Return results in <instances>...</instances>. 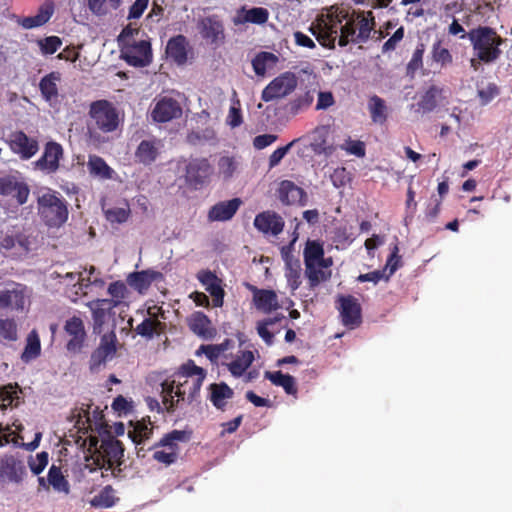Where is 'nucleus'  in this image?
I'll use <instances>...</instances> for the list:
<instances>
[{"instance_id": "52", "label": "nucleus", "mask_w": 512, "mask_h": 512, "mask_svg": "<svg viewBox=\"0 0 512 512\" xmlns=\"http://www.w3.org/2000/svg\"><path fill=\"white\" fill-rule=\"evenodd\" d=\"M319 267L318 263H305V274L311 288H315L329 277Z\"/></svg>"}, {"instance_id": "13", "label": "nucleus", "mask_w": 512, "mask_h": 512, "mask_svg": "<svg viewBox=\"0 0 512 512\" xmlns=\"http://www.w3.org/2000/svg\"><path fill=\"white\" fill-rule=\"evenodd\" d=\"M297 87V77L292 72H285L274 78L262 91L261 99L270 102L284 98Z\"/></svg>"}, {"instance_id": "15", "label": "nucleus", "mask_w": 512, "mask_h": 512, "mask_svg": "<svg viewBox=\"0 0 512 512\" xmlns=\"http://www.w3.org/2000/svg\"><path fill=\"white\" fill-rule=\"evenodd\" d=\"M30 188L28 184L15 175H5L0 177V195L8 197L16 202L17 205H24L29 197Z\"/></svg>"}, {"instance_id": "39", "label": "nucleus", "mask_w": 512, "mask_h": 512, "mask_svg": "<svg viewBox=\"0 0 512 512\" xmlns=\"http://www.w3.org/2000/svg\"><path fill=\"white\" fill-rule=\"evenodd\" d=\"M153 434V426L148 418L137 421L133 428L128 431V435L131 440L138 446L143 444L146 440H149Z\"/></svg>"}, {"instance_id": "59", "label": "nucleus", "mask_w": 512, "mask_h": 512, "mask_svg": "<svg viewBox=\"0 0 512 512\" xmlns=\"http://www.w3.org/2000/svg\"><path fill=\"white\" fill-rule=\"evenodd\" d=\"M339 148L357 157H364L366 153L364 143L351 138H348L344 144L339 145Z\"/></svg>"}, {"instance_id": "17", "label": "nucleus", "mask_w": 512, "mask_h": 512, "mask_svg": "<svg viewBox=\"0 0 512 512\" xmlns=\"http://www.w3.org/2000/svg\"><path fill=\"white\" fill-rule=\"evenodd\" d=\"M64 331L69 337L66 343L67 351L72 354L80 353L87 338L83 320L77 316L69 318L65 322Z\"/></svg>"}, {"instance_id": "42", "label": "nucleus", "mask_w": 512, "mask_h": 512, "mask_svg": "<svg viewBox=\"0 0 512 512\" xmlns=\"http://www.w3.org/2000/svg\"><path fill=\"white\" fill-rule=\"evenodd\" d=\"M368 110L372 122L382 125L387 121V106L381 97L371 96L368 101Z\"/></svg>"}, {"instance_id": "25", "label": "nucleus", "mask_w": 512, "mask_h": 512, "mask_svg": "<svg viewBox=\"0 0 512 512\" xmlns=\"http://www.w3.org/2000/svg\"><path fill=\"white\" fill-rule=\"evenodd\" d=\"M186 389H181L178 379H166L161 383L162 403L167 412H173L180 402H185Z\"/></svg>"}, {"instance_id": "33", "label": "nucleus", "mask_w": 512, "mask_h": 512, "mask_svg": "<svg viewBox=\"0 0 512 512\" xmlns=\"http://www.w3.org/2000/svg\"><path fill=\"white\" fill-rule=\"evenodd\" d=\"M61 80L59 72L53 71L45 75L39 83V89L43 99L50 104L57 102L59 91L58 82Z\"/></svg>"}, {"instance_id": "4", "label": "nucleus", "mask_w": 512, "mask_h": 512, "mask_svg": "<svg viewBox=\"0 0 512 512\" xmlns=\"http://www.w3.org/2000/svg\"><path fill=\"white\" fill-rule=\"evenodd\" d=\"M38 214L49 227H61L68 220L66 200L56 191L48 189L37 199Z\"/></svg>"}, {"instance_id": "55", "label": "nucleus", "mask_w": 512, "mask_h": 512, "mask_svg": "<svg viewBox=\"0 0 512 512\" xmlns=\"http://www.w3.org/2000/svg\"><path fill=\"white\" fill-rule=\"evenodd\" d=\"M37 44L43 55H51L61 47L62 40L58 36H48L38 40Z\"/></svg>"}, {"instance_id": "26", "label": "nucleus", "mask_w": 512, "mask_h": 512, "mask_svg": "<svg viewBox=\"0 0 512 512\" xmlns=\"http://www.w3.org/2000/svg\"><path fill=\"white\" fill-rule=\"evenodd\" d=\"M189 329L198 337L208 340L216 335V329L212 326L209 317L201 312L195 311L187 318Z\"/></svg>"}, {"instance_id": "41", "label": "nucleus", "mask_w": 512, "mask_h": 512, "mask_svg": "<svg viewBox=\"0 0 512 512\" xmlns=\"http://www.w3.org/2000/svg\"><path fill=\"white\" fill-rule=\"evenodd\" d=\"M164 328L165 324L154 316L145 318L134 330L138 335L152 339L155 334L159 335L162 333Z\"/></svg>"}, {"instance_id": "37", "label": "nucleus", "mask_w": 512, "mask_h": 512, "mask_svg": "<svg viewBox=\"0 0 512 512\" xmlns=\"http://www.w3.org/2000/svg\"><path fill=\"white\" fill-rule=\"evenodd\" d=\"M264 377L271 381L275 386L282 387L289 395L297 394L295 378L289 374H283L281 371H266Z\"/></svg>"}, {"instance_id": "40", "label": "nucleus", "mask_w": 512, "mask_h": 512, "mask_svg": "<svg viewBox=\"0 0 512 512\" xmlns=\"http://www.w3.org/2000/svg\"><path fill=\"white\" fill-rule=\"evenodd\" d=\"M108 294L110 299H99L103 305H112L118 307L127 298L129 291L126 284L122 281H114L108 286Z\"/></svg>"}, {"instance_id": "45", "label": "nucleus", "mask_w": 512, "mask_h": 512, "mask_svg": "<svg viewBox=\"0 0 512 512\" xmlns=\"http://www.w3.org/2000/svg\"><path fill=\"white\" fill-rule=\"evenodd\" d=\"M278 62V57L271 52H259L252 60V67L258 76H264L268 68H272Z\"/></svg>"}, {"instance_id": "36", "label": "nucleus", "mask_w": 512, "mask_h": 512, "mask_svg": "<svg viewBox=\"0 0 512 512\" xmlns=\"http://www.w3.org/2000/svg\"><path fill=\"white\" fill-rule=\"evenodd\" d=\"M329 135V128L326 126H320L315 128L313 131V139L311 147L315 153L321 154H332L336 148L328 144L327 138Z\"/></svg>"}, {"instance_id": "63", "label": "nucleus", "mask_w": 512, "mask_h": 512, "mask_svg": "<svg viewBox=\"0 0 512 512\" xmlns=\"http://www.w3.org/2000/svg\"><path fill=\"white\" fill-rule=\"evenodd\" d=\"M220 174L225 178H230L236 170V162L233 157L223 156L218 161Z\"/></svg>"}, {"instance_id": "18", "label": "nucleus", "mask_w": 512, "mask_h": 512, "mask_svg": "<svg viewBox=\"0 0 512 512\" xmlns=\"http://www.w3.org/2000/svg\"><path fill=\"white\" fill-rule=\"evenodd\" d=\"M64 150L60 143L48 141L41 157L35 161V168L48 174L55 173L60 167V160L63 158Z\"/></svg>"}, {"instance_id": "5", "label": "nucleus", "mask_w": 512, "mask_h": 512, "mask_svg": "<svg viewBox=\"0 0 512 512\" xmlns=\"http://www.w3.org/2000/svg\"><path fill=\"white\" fill-rule=\"evenodd\" d=\"M207 371L195 364L193 360L183 363L175 377L181 389H186L185 401L192 404L200 396V390L206 378Z\"/></svg>"}, {"instance_id": "46", "label": "nucleus", "mask_w": 512, "mask_h": 512, "mask_svg": "<svg viewBox=\"0 0 512 512\" xmlns=\"http://www.w3.org/2000/svg\"><path fill=\"white\" fill-rule=\"evenodd\" d=\"M87 167L89 173L95 177H99L101 179H110L112 177L113 170L100 156L90 155L87 162Z\"/></svg>"}, {"instance_id": "10", "label": "nucleus", "mask_w": 512, "mask_h": 512, "mask_svg": "<svg viewBox=\"0 0 512 512\" xmlns=\"http://www.w3.org/2000/svg\"><path fill=\"white\" fill-rule=\"evenodd\" d=\"M197 30L201 38L213 48H218L225 41V28L218 15L202 17L197 21Z\"/></svg>"}, {"instance_id": "27", "label": "nucleus", "mask_w": 512, "mask_h": 512, "mask_svg": "<svg viewBox=\"0 0 512 512\" xmlns=\"http://www.w3.org/2000/svg\"><path fill=\"white\" fill-rule=\"evenodd\" d=\"M189 42L187 38L182 35L171 37L166 45V55L169 59L173 60L177 65L182 66L188 60Z\"/></svg>"}, {"instance_id": "32", "label": "nucleus", "mask_w": 512, "mask_h": 512, "mask_svg": "<svg viewBox=\"0 0 512 512\" xmlns=\"http://www.w3.org/2000/svg\"><path fill=\"white\" fill-rule=\"evenodd\" d=\"M161 277V273L154 270L132 272L127 276V283L139 293L146 292L151 284Z\"/></svg>"}, {"instance_id": "54", "label": "nucleus", "mask_w": 512, "mask_h": 512, "mask_svg": "<svg viewBox=\"0 0 512 512\" xmlns=\"http://www.w3.org/2000/svg\"><path fill=\"white\" fill-rule=\"evenodd\" d=\"M111 486H106L98 495H96L91 504L94 507L110 508L115 505V498L112 494Z\"/></svg>"}, {"instance_id": "20", "label": "nucleus", "mask_w": 512, "mask_h": 512, "mask_svg": "<svg viewBox=\"0 0 512 512\" xmlns=\"http://www.w3.org/2000/svg\"><path fill=\"white\" fill-rule=\"evenodd\" d=\"M338 302L343 325L350 329L358 327L362 322L361 306L358 300L354 296L347 295L340 296Z\"/></svg>"}, {"instance_id": "49", "label": "nucleus", "mask_w": 512, "mask_h": 512, "mask_svg": "<svg viewBox=\"0 0 512 512\" xmlns=\"http://www.w3.org/2000/svg\"><path fill=\"white\" fill-rule=\"evenodd\" d=\"M442 92V89L432 85L430 86L426 92L422 95L420 101L418 102L419 108L424 112L428 113L433 111L437 106V97Z\"/></svg>"}, {"instance_id": "1", "label": "nucleus", "mask_w": 512, "mask_h": 512, "mask_svg": "<svg viewBox=\"0 0 512 512\" xmlns=\"http://www.w3.org/2000/svg\"><path fill=\"white\" fill-rule=\"evenodd\" d=\"M460 38L469 39L474 55L485 64L496 62L502 54L500 46L504 43V39L492 27L478 26L467 34H462Z\"/></svg>"}, {"instance_id": "30", "label": "nucleus", "mask_w": 512, "mask_h": 512, "mask_svg": "<svg viewBox=\"0 0 512 512\" xmlns=\"http://www.w3.org/2000/svg\"><path fill=\"white\" fill-rule=\"evenodd\" d=\"M87 306L92 312L93 332L95 334H101L104 330V325L114 314L113 308L115 307L108 304L103 305L99 302V299L88 302Z\"/></svg>"}, {"instance_id": "21", "label": "nucleus", "mask_w": 512, "mask_h": 512, "mask_svg": "<svg viewBox=\"0 0 512 512\" xmlns=\"http://www.w3.org/2000/svg\"><path fill=\"white\" fill-rule=\"evenodd\" d=\"M182 115L180 103L171 97H162L159 99L152 112V119L159 123L169 122Z\"/></svg>"}, {"instance_id": "47", "label": "nucleus", "mask_w": 512, "mask_h": 512, "mask_svg": "<svg viewBox=\"0 0 512 512\" xmlns=\"http://www.w3.org/2000/svg\"><path fill=\"white\" fill-rule=\"evenodd\" d=\"M40 352L41 344L38 333L35 330H32L27 336V343L22 353L21 359L24 362H28L38 357Z\"/></svg>"}, {"instance_id": "57", "label": "nucleus", "mask_w": 512, "mask_h": 512, "mask_svg": "<svg viewBox=\"0 0 512 512\" xmlns=\"http://www.w3.org/2000/svg\"><path fill=\"white\" fill-rule=\"evenodd\" d=\"M0 336L8 341L17 339V325L13 319L0 320Z\"/></svg>"}, {"instance_id": "19", "label": "nucleus", "mask_w": 512, "mask_h": 512, "mask_svg": "<svg viewBox=\"0 0 512 512\" xmlns=\"http://www.w3.org/2000/svg\"><path fill=\"white\" fill-rule=\"evenodd\" d=\"M253 224L259 232L271 236L281 234L285 226L282 216L272 210H266L257 214Z\"/></svg>"}, {"instance_id": "24", "label": "nucleus", "mask_w": 512, "mask_h": 512, "mask_svg": "<svg viewBox=\"0 0 512 512\" xmlns=\"http://www.w3.org/2000/svg\"><path fill=\"white\" fill-rule=\"evenodd\" d=\"M27 475L24 462L14 456H6L0 463V478L20 484Z\"/></svg>"}, {"instance_id": "43", "label": "nucleus", "mask_w": 512, "mask_h": 512, "mask_svg": "<svg viewBox=\"0 0 512 512\" xmlns=\"http://www.w3.org/2000/svg\"><path fill=\"white\" fill-rule=\"evenodd\" d=\"M254 361V354L250 350L240 351V354L228 364L230 373L240 377L251 366Z\"/></svg>"}, {"instance_id": "23", "label": "nucleus", "mask_w": 512, "mask_h": 512, "mask_svg": "<svg viewBox=\"0 0 512 512\" xmlns=\"http://www.w3.org/2000/svg\"><path fill=\"white\" fill-rule=\"evenodd\" d=\"M247 287L253 294V303L257 310L269 314L280 309L281 305L274 290L259 289L251 284H248Z\"/></svg>"}, {"instance_id": "48", "label": "nucleus", "mask_w": 512, "mask_h": 512, "mask_svg": "<svg viewBox=\"0 0 512 512\" xmlns=\"http://www.w3.org/2000/svg\"><path fill=\"white\" fill-rule=\"evenodd\" d=\"M304 263H319L323 260L324 248L323 244L317 240H308L304 251Z\"/></svg>"}, {"instance_id": "2", "label": "nucleus", "mask_w": 512, "mask_h": 512, "mask_svg": "<svg viewBox=\"0 0 512 512\" xmlns=\"http://www.w3.org/2000/svg\"><path fill=\"white\" fill-rule=\"evenodd\" d=\"M375 17L372 11L352 10L348 20H345L338 31V45L345 47L349 43H366L375 28Z\"/></svg>"}, {"instance_id": "12", "label": "nucleus", "mask_w": 512, "mask_h": 512, "mask_svg": "<svg viewBox=\"0 0 512 512\" xmlns=\"http://www.w3.org/2000/svg\"><path fill=\"white\" fill-rule=\"evenodd\" d=\"M123 60L133 67H146L152 62V49L149 40L129 42L121 47Z\"/></svg>"}, {"instance_id": "34", "label": "nucleus", "mask_w": 512, "mask_h": 512, "mask_svg": "<svg viewBox=\"0 0 512 512\" xmlns=\"http://www.w3.org/2000/svg\"><path fill=\"white\" fill-rule=\"evenodd\" d=\"M210 392L209 400L215 408L224 411L226 408L227 400L231 399L234 395L233 389L225 382L212 383L209 385Z\"/></svg>"}, {"instance_id": "9", "label": "nucleus", "mask_w": 512, "mask_h": 512, "mask_svg": "<svg viewBox=\"0 0 512 512\" xmlns=\"http://www.w3.org/2000/svg\"><path fill=\"white\" fill-rule=\"evenodd\" d=\"M123 456L124 448L122 443L114 437H109L102 440L99 449H97L94 463L99 469L111 470L115 464L118 466L122 464Z\"/></svg>"}, {"instance_id": "62", "label": "nucleus", "mask_w": 512, "mask_h": 512, "mask_svg": "<svg viewBox=\"0 0 512 512\" xmlns=\"http://www.w3.org/2000/svg\"><path fill=\"white\" fill-rule=\"evenodd\" d=\"M499 95V88L495 83H489L485 88L478 90V96L482 105H487Z\"/></svg>"}, {"instance_id": "38", "label": "nucleus", "mask_w": 512, "mask_h": 512, "mask_svg": "<svg viewBox=\"0 0 512 512\" xmlns=\"http://www.w3.org/2000/svg\"><path fill=\"white\" fill-rule=\"evenodd\" d=\"M158 156V147L155 140H143L135 151V157L138 162L149 165L156 160Z\"/></svg>"}, {"instance_id": "51", "label": "nucleus", "mask_w": 512, "mask_h": 512, "mask_svg": "<svg viewBox=\"0 0 512 512\" xmlns=\"http://www.w3.org/2000/svg\"><path fill=\"white\" fill-rule=\"evenodd\" d=\"M48 483L57 491L68 492L69 484L68 481L62 474L61 468L52 465L48 471L47 476Z\"/></svg>"}, {"instance_id": "58", "label": "nucleus", "mask_w": 512, "mask_h": 512, "mask_svg": "<svg viewBox=\"0 0 512 512\" xmlns=\"http://www.w3.org/2000/svg\"><path fill=\"white\" fill-rule=\"evenodd\" d=\"M49 454L42 451L36 455V458H29L28 465L34 475H39L48 465Z\"/></svg>"}, {"instance_id": "64", "label": "nucleus", "mask_w": 512, "mask_h": 512, "mask_svg": "<svg viewBox=\"0 0 512 512\" xmlns=\"http://www.w3.org/2000/svg\"><path fill=\"white\" fill-rule=\"evenodd\" d=\"M17 392L14 390L12 385L0 387V408L4 409L11 406L15 398H17Z\"/></svg>"}, {"instance_id": "53", "label": "nucleus", "mask_w": 512, "mask_h": 512, "mask_svg": "<svg viewBox=\"0 0 512 512\" xmlns=\"http://www.w3.org/2000/svg\"><path fill=\"white\" fill-rule=\"evenodd\" d=\"M120 0H88V7L95 15H105L110 9L118 8Z\"/></svg>"}, {"instance_id": "35", "label": "nucleus", "mask_w": 512, "mask_h": 512, "mask_svg": "<svg viewBox=\"0 0 512 512\" xmlns=\"http://www.w3.org/2000/svg\"><path fill=\"white\" fill-rule=\"evenodd\" d=\"M269 12L266 8L262 7H253L251 9H245L242 7L238 13L237 17L234 19V23L244 24V23H252L262 25L268 21Z\"/></svg>"}, {"instance_id": "22", "label": "nucleus", "mask_w": 512, "mask_h": 512, "mask_svg": "<svg viewBox=\"0 0 512 512\" xmlns=\"http://www.w3.org/2000/svg\"><path fill=\"white\" fill-rule=\"evenodd\" d=\"M197 279L205 287L212 297L214 307H222L225 291L222 287V280L210 270H201L197 273Z\"/></svg>"}, {"instance_id": "28", "label": "nucleus", "mask_w": 512, "mask_h": 512, "mask_svg": "<svg viewBox=\"0 0 512 512\" xmlns=\"http://www.w3.org/2000/svg\"><path fill=\"white\" fill-rule=\"evenodd\" d=\"M241 204L240 198L218 202L208 211V220L211 222L228 221L236 214Z\"/></svg>"}, {"instance_id": "16", "label": "nucleus", "mask_w": 512, "mask_h": 512, "mask_svg": "<svg viewBox=\"0 0 512 512\" xmlns=\"http://www.w3.org/2000/svg\"><path fill=\"white\" fill-rule=\"evenodd\" d=\"M9 148L22 160H29L39 151L37 138L29 137L24 131L16 130L9 135Z\"/></svg>"}, {"instance_id": "14", "label": "nucleus", "mask_w": 512, "mask_h": 512, "mask_svg": "<svg viewBox=\"0 0 512 512\" xmlns=\"http://www.w3.org/2000/svg\"><path fill=\"white\" fill-rule=\"evenodd\" d=\"M117 352L116 335L111 332L102 336L99 346L91 353L89 370L91 373H98L108 361H111Z\"/></svg>"}, {"instance_id": "3", "label": "nucleus", "mask_w": 512, "mask_h": 512, "mask_svg": "<svg viewBox=\"0 0 512 512\" xmlns=\"http://www.w3.org/2000/svg\"><path fill=\"white\" fill-rule=\"evenodd\" d=\"M88 116L87 128L91 137L113 133L118 129L121 122L119 110L106 99L91 102Z\"/></svg>"}, {"instance_id": "29", "label": "nucleus", "mask_w": 512, "mask_h": 512, "mask_svg": "<svg viewBox=\"0 0 512 512\" xmlns=\"http://www.w3.org/2000/svg\"><path fill=\"white\" fill-rule=\"evenodd\" d=\"M55 5L53 1L44 2L34 16L23 17L18 20V24L24 29H33L45 25L53 16Z\"/></svg>"}, {"instance_id": "60", "label": "nucleus", "mask_w": 512, "mask_h": 512, "mask_svg": "<svg viewBox=\"0 0 512 512\" xmlns=\"http://www.w3.org/2000/svg\"><path fill=\"white\" fill-rule=\"evenodd\" d=\"M106 219L111 223H124L130 216L129 208H111L105 211Z\"/></svg>"}, {"instance_id": "8", "label": "nucleus", "mask_w": 512, "mask_h": 512, "mask_svg": "<svg viewBox=\"0 0 512 512\" xmlns=\"http://www.w3.org/2000/svg\"><path fill=\"white\" fill-rule=\"evenodd\" d=\"M214 172V168L207 158H190L185 166V182L194 189H201L206 185Z\"/></svg>"}, {"instance_id": "11", "label": "nucleus", "mask_w": 512, "mask_h": 512, "mask_svg": "<svg viewBox=\"0 0 512 512\" xmlns=\"http://www.w3.org/2000/svg\"><path fill=\"white\" fill-rule=\"evenodd\" d=\"M28 297V288L26 285L9 281L5 289L0 290V309L22 312Z\"/></svg>"}, {"instance_id": "56", "label": "nucleus", "mask_w": 512, "mask_h": 512, "mask_svg": "<svg viewBox=\"0 0 512 512\" xmlns=\"http://www.w3.org/2000/svg\"><path fill=\"white\" fill-rule=\"evenodd\" d=\"M425 53L424 43H418L416 49L413 52L412 58L407 64V73L414 74L417 70L423 66V55Z\"/></svg>"}, {"instance_id": "50", "label": "nucleus", "mask_w": 512, "mask_h": 512, "mask_svg": "<svg viewBox=\"0 0 512 512\" xmlns=\"http://www.w3.org/2000/svg\"><path fill=\"white\" fill-rule=\"evenodd\" d=\"M284 318V315L279 314L273 318H267L257 323V333L267 345H272L274 341V334L269 331L268 327Z\"/></svg>"}, {"instance_id": "61", "label": "nucleus", "mask_w": 512, "mask_h": 512, "mask_svg": "<svg viewBox=\"0 0 512 512\" xmlns=\"http://www.w3.org/2000/svg\"><path fill=\"white\" fill-rule=\"evenodd\" d=\"M402 265L401 262V256L399 255V247L397 244H395L392 248L391 254L387 259L386 266L383 269L384 272L389 269V274L387 276V279L389 276L393 275L395 271Z\"/></svg>"}, {"instance_id": "6", "label": "nucleus", "mask_w": 512, "mask_h": 512, "mask_svg": "<svg viewBox=\"0 0 512 512\" xmlns=\"http://www.w3.org/2000/svg\"><path fill=\"white\" fill-rule=\"evenodd\" d=\"M187 440L185 431L173 430L165 434L159 441L155 442L148 450H154L153 460L158 463L170 466L179 458V442Z\"/></svg>"}, {"instance_id": "7", "label": "nucleus", "mask_w": 512, "mask_h": 512, "mask_svg": "<svg viewBox=\"0 0 512 512\" xmlns=\"http://www.w3.org/2000/svg\"><path fill=\"white\" fill-rule=\"evenodd\" d=\"M350 14L351 11L348 8L337 5L331 6L327 14L328 22L324 23V27L320 28L321 31L319 33L312 29L313 34L322 45H326L327 42L333 44L338 36L341 25H343L345 20H348Z\"/></svg>"}, {"instance_id": "31", "label": "nucleus", "mask_w": 512, "mask_h": 512, "mask_svg": "<svg viewBox=\"0 0 512 512\" xmlns=\"http://www.w3.org/2000/svg\"><path fill=\"white\" fill-rule=\"evenodd\" d=\"M278 198L285 205L301 203L306 198L305 191L290 180H283L278 188Z\"/></svg>"}, {"instance_id": "44", "label": "nucleus", "mask_w": 512, "mask_h": 512, "mask_svg": "<svg viewBox=\"0 0 512 512\" xmlns=\"http://www.w3.org/2000/svg\"><path fill=\"white\" fill-rule=\"evenodd\" d=\"M430 59L441 69L446 68L453 63V55L448 48L443 46L442 40H437L433 43L430 52Z\"/></svg>"}]
</instances>
